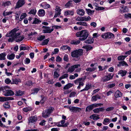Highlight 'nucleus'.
Masks as SVG:
<instances>
[{"label":"nucleus","mask_w":131,"mask_h":131,"mask_svg":"<svg viewBox=\"0 0 131 131\" xmlns=\"http://www.w3.org/2000/svg\"><path fill=\"white\" fill-rule=\"evenodd\" d=\"M16 29L15 28L12 30L9 34H7L6 36L10 37L8 39V41L9 42H12L14 41L16 39L15 41L17 42L21 41L24 38L23 36H20V33L17 32L16 33L17 31Z\"/></svg>","instance_id":"obj_1"},{"label":"nucleus","mask_w":131,"mask_h":131,"mask_svg":"<svg viewBox=\"0 0 131 131\" xmlns=\"http://www.w3.org/2000/svg\"><path fill=\"white\" fill-rule=\"evenodd\" d=\"M76 36L78 37L81 38L79 39L82 41H83L88 37L89 36V33L86 30H82L77 32L76 34Z\"/></svg>","instance_id":"obj_2"},{"label":"nucleus","mask_w":131,"mask_h":131,"mask_svg":"<svg viewBox=\"0 0 131 131\" xmlns=\"http://www.w3.org/2000/svg\"><path fill=\"white\" fill-rule=\"evenodd\" d=\"M83 50L82 49H79L74 51L71 53V56L73 57H77L79 56H81L82 54Z\"/></svg>","instance_id":"obj_3"},{"label":"nucleus","mask_w":131,"mask_h":131,"mask_svg":"<svg viewBox=\"0 0 131 131\" xmlns=\"http://www.w3.org/2000/svg\"><path fill=\"white\" fill-rule=\"evenodd\" d=\"M52 108H51L43 111L42 114V116L44 118L48 117L49 115L52 112Z\"/></svg>","instance_id":"obj_4"},{"label":"nucleus","mask_w":131,"mask_h":131,"mask_svg":"<svg viewBox=\"0 0 131 131\" xmlns=\"http://www.w3.org/2000/svg\"><path fill=\"white\" fill-rule=\"evenodd\" d=\"M80 65L79 64H76L69 67L67 70L68 72L72 73L73 72L75 69L80 68Z\"/></svg>","instance_id":"obj_5"},{"label":"nucleus","mask_w":131,"mask_h":131,"mask_svg":"<svg viewBox=\"0 0 131 131\" xmlns=\"http://www.w3.org/2000/svg\"><path fill=\"white\" fill-rule=\"evenodd\" d=\"M42 28L43 29V32L44 33H50L52 32L54 30L53 28H51L49 27L43 26L42 27Z\"/></svg>","instance_id":"obj_6"},{"label":"nucleus","mask_w":131,"mask_h":131,"mask_svg":"<svg viewBox=\"0 0 131 131\" xmlns=\"http://www.w3.org/2000/svg\"><path fill=\"white\" fill-rule=\"evenodd\" d=\"M24 0H18L17 2L15 8H18L22 6L25 4Z\"/></svg>","instance_id":"obj_7"},{"label":"nucleus","mask_w":131,"mask_h":131,"mask_svg":"<svg viewBox=\"0 0 131 131\" xmlns=\"http://www.w3.org/2000/svg\"><path fill=\"white\" fill-rule=\"evenodd\" d=\"M69 108L71 112H80L81 111V108L75 107L70 106L69 107Z\"/></svg>","instance_id":"obj_8"},{"label":"nucleus","mask_w":131,"mask_h":131,"mask_svg":"<svg viewBox=\"0 0 131 131\" xmlns=\"http://www.w3.org/2000/svg\"><path fill=\"white\" fill-rule=\"evenodd\" d=\"M14 100V98L10 97H2L0 96V101L4 102L9 100Z\"/></svg>","instance_id":"obj_9"},{"label":"nucleus","mask_w":131,"mask_h":131,"mask_svg":"<svg viewBox=\"0 0 131 131\" xmlns=\"http://www.w3.org/2000/svg\"><path fill=\"white\" fill-rule=\"evenodd\" d=\"M76 12L77 14L80 16H83L85 13L84 10L82 9H77Z\"/></svg>","instance_id":"obj_10"},{"label":"nucleus","mask_w":131,"mask_h":131,"mask_svg":"<svg viewBox=\"0 0 131 131\" xmlns=\"http://www.w3.org/2000/svg\"><path fill=\"white\" fill-rule=\"evenodd\" d=\"M14 94V92L12 90H7L5 92L4 95L5 96H11Z\"/></svg>","instance_id":"obj_11"},{"label":"nucleus","mask_w":131,"mask_h":131,"mask_svg":"<svg viewBox=\"0 0 131 131\" xmlns=\"http://www.w3.org/2000/svg\"><path fill=\"white\" fill-rule=\"evenodd\" d=\"M104 110V107H101L95 109L93 111L94 113H97L103 111Z\"/></svg>","instance_id":"obj_12"},{"label":"nucleus","mask_w":131,"mask_h":131,"mask_svg":"<svg viewBox=\"0 0 131 131\" xmlns=\"http://www.w3.org/2000/svg\"><path fill=\"white\" fill-rule=\"evenodd\" d=\"M37 120V118L34 116H32L30 117L28 121L29 123H32L35 122Z\"/></svg>","instance_id":"obj_13"},{"label":"nucleus","mask_w":131,"mask_h":131,"mask_svg":"<svg viewBox=\"0 0 131 131\" xmlns=\"http://www.w3.org/2000/svg\"><path fill=\"white\" fill-rule=\"evenodd\" d=\"M122 93L119 91L117 90L115 93L114 96L116 98L120 97L122 96Z\"/></svg>","instance_id":"obj_14"},{"label":"nucleus","mask_w":131,"mask_h":131,"mask_svg":"<svg viewBox=\"0 0 131 131\" xmlns=\"http://www.w3.org/2000/svg\"><path fill=\"white\" fill-rule=\"evenodd\" d=\"M74 12L72 10H68L65 11L64 13L65 16L68 15H73L74 14Z\"/></svg>","instance_id":"obj_15"},{"label":"nucleus","mask_w":131,"mask_h":131,"mask_svg":"<svg viewBox=\"0 0 131 131\" xmlns=\"http://www.w3.org/2000/svg\"><path fill=\"white\" fill-rule=\"evenodd\" d=\"M113 76H111V74H109L107 76H105L103 79V81H106L110 80L113 78Z\"/></svg>","instance_id":"obj_16"},{"label":"nucleus","mask_w":131,"mask_h":131,"mask_svg":"<svg viewBox=\"0 0 131 131\" xmlns=\"http://www.w3.org/2000/svg\"><path fill=\"white\" fill-rule=\"evenodd\" d=\"M15 57V55L13 53L8 54L7 56V58L9 60H12L14 59Z\"/></svg>","instance_id":"obj_17"},{"label":"nucleus","mask_w":131,"mask_h":131,"mask_svg":"<svg viewBox=\"0 0 131 131\" xmlns=\"http://www.w3.org/2000/svg\"><path fill=\"white\" fill-rule=\"evenodd\" d=\"M43 8L45 9L49 8L50 7V5L47 4L46 3H43L40 5Z\"/></svg>","instance_id":"obj_18"},{"label":"nucleus","mask_w":131,"mask_h":131,"mask_svg":"<svg viewBox=\"0 0 131 131\" xmlns=\"http://www.w3.org/2000/svg\"><path fill=\"white\" fill-rule=\"evenodd\" d=\"M127 72V71H126L121 70L119 71L118 74H120L121 76L123 77L126 75Z\"/></svg>","instance_id":"obj_19"},{"label":"nucleus","mask_w":131,"mask_h":131,"mask_svg":"<svg viewBox=\"0 0 131 131\" xmlns=\"http://www.w3.org/2000/svg\"><path fill=\"white\" fill-rule=\"evenodd\" d=\"M45 12L44 10L40 9L38 11V15L40 16H43L45 14Z\"/></svg>","instance_id":"obj_20"},{"label":"nucleus","mask_w":131,"mask_h":131,"mask_svg":"<svg viewBox=\"0 0 131 131\" xmlns=\"http://www.w3.org/2000/svg\"><path fill=\"white\" fill-rule=\"evenodd\" d=\"M76 24L77 25H79L85 27H87L88 26L87 23L84 21L78 22Z\"/></svg>","instance_id":"obj_21"},{"label":"nucleus","mask_w":131,"mask_h":131,"mask_svg":"<svg viewBox=\"0 0 131 131\" xmlns=\"http://www.w3.org/2000/svg\"><path fill=\"white\" fill-rule=\"evenodd\" d=\"M99 115H97V116H96V114H94L90 116V118L91 119H93L94 120H97L99 119L100 118L99 117Z\"/></svg>","instance_id":"obj_22"},{"label":"nucleus","mask_w":131,"mask_h":131,"mask_svg":"<svg viewBox=\"0 0 131 131\" xmlns=\"http://www.w3.org/2000/svg\"><path fill=\"white\" fill-rule=\"evenodd\" d=\"M91 18L89 16H85L83 17V21H90L91 20Z\"/></svg>","instance_id":"obj_23"},{"label":"nucleus","mask_w":131,"mask_h":131,"mask_svg":"<svg viewBox=\"0 0 131 131\" xmlns=\"http://www.w3.org/2000/svg\"><path fill=\"white\" fill-rule=\"evenodd\" d=\"M73 84L71 83H69L65 85L63 88V89L67 90L70 88L73 85Z\"/></svg>","instance_id":"obj_24"},{"label":"nucleus","mask_w":131,"mask_h":131,"mask_svg":"<svg viewBox=\"0 0 131 131\" xmlns=\"http://www.w3.org/2000/svg\"><path fill=\"white\" fill-rule=\"evenodd\" d=\"M12 82L11 83L12 84H18V82H20L21 80L20 79H13L12 80Z\"/></svg>","instance_id":"obj_25"},{"label":"nucleus","mask_w":131,"mask_h":131,"mask_svg":"<svg viewBox=\"0 0 131 131\" xmlns=\"http://www.w3.org/2000/svg\"><path fill=\"white\" fill-rule=\"evenodd\" d=\"M93 108L92 105L91 104L86 107L85 111L86 112H90L91 110H93Z\"/></svg>","instance_id":"obj_26"},{"label":"nucleus","mask_w":131,"mask_h":131,"mask_svg":"<svg viewBox=\"0 0 131 131\" xmlns=\"http://www.w3.org/2000/svg\"><path fill=\"white\" fill-rule=\"evenodd\" d=\"M6 54L5 53H2L0 54V60H4L5 59V57Z\"/></svg>","instance_id":"obj_27"},{"label":"nucleus","mask_w":131,"mask_h":131,"mask_svg":"<svg viewBox=\"0 0 131 131\" xmlns=\"http://www.w3.org/2000/svg\"><path fill=\"white\" fill-rule=\"evenodd\" d=\"M94 39L93 38H89L85 41V43L89 44H91L93 42Z\"/></svg>","instance_id":"obj_28"},{"label":"nucleus","mask_w":131,"mask_h":131,"mask_svg":"<svg viewBox=\"0 0 131 131\" xmlns=\"http://www.w3.org/2000/svg\"><path fill=\"white\" fill-rule=\"evenodd\" d=\"M80 42L79 40H73L71 41L70 43L72 44L77 45L80 43Z\"/></svg>","instance_id":"obj_29"},{"label":"nucleus","mask_w":131,"mask_h":131,"mask_svg":"<svg viewBox=\"0 0 131 131\" xmlns=\"http://www.w3.org/2000/svg\"><path fill=\"white\" fill-rule=\"evenodd\" d=\"M83 80V79L82 78H79L74 81V83L78 85V83L79 84Z\"/></svg>","instance_id":"obj_30"},{"label":"nucleus","mask_w":131,"mask_h":131,"mask_svg":"<svg viewBox=\"0 0 131 131\" xmlns=\"http://www.w3.org/2000/svg\"><path fill=\"white\" fill-rule=\"evenodd\" d=\"M86 11L87 13L89 15H92L94 12V10H91L90 9H86Z\"/></svg>","instance_id":"obj_31"},{"label":"nucleus","mask_w":131,"mask_h":131,"mask_svg":"<svg viewBox=\"0 0 131 131\" xmlns=\"http://www.w3.org/2000/svg\"><path fill=\"white\" fill-rule=\"evenodd\" d=\"M83 48L85 49L88 51L92 49L93 47L90 45H88L83 46Z\"/></svg>","instance_id":"obj_32"},{"label":"nucleus","mask_w":131,"mask_h":131,"mask_svg":"<svg viewBox=\"0 0 131 131\" xmlns=\"http://www.w3.org/2000/svg\"><path fill=\"white\" fill-rule=\"evenodd\" d=\"M40 90L39 88H35L32 91V92L31 94H37L38 92Z\"/></svg>","instance_id":"obj_33"},{"label":"nucleus","mask_w":131,"mask_h":131,"mask_svg":"<svg viewBox=\"0 0 131 131\" xmlns=\"http://www.w3.org/2000/svg\"><path fill=\"white\" fill-rule=\"evenodd\" d=\"M41 21L38 19L35 18L34 20L32 23L33 24H39L41 22Z\"/></svg>","instance_id":"obj_34"},{"label":"nucleus","mask_w":131,"mask_h":131,"mask_svg":"<svg viewBox=\"0 0 131 131\" xmlns=\"http://www.w3.org/2000/svg\"><path fill=\"white\" fill-rule=\"evenodd\" d=\"M23 94V93L19 90L16 91L15 95L16 96H21Z\"/></svg>","instance_id":"obj_35"},{"label":"nucleus","mask_w":131,"mask_h":131,"mask_svg":"<svg viewBox=\"0 0 131 131\" xmlns=\"http://www.w3.org/2000/svg\"><path fill=\"white\" fill-rule=\"evenodd\" d=\"M127 57L125 56H118L117 57V59L119 60H123Z\"/></svg>","instance_id":"obj_36"},{"label":"nucleus","mask_w":131,"mask_h":131,"mask_svg":"<svg viewBox=\"0 0 131 131\" xmlns=\"http://www.w3.org/2000/svg\"><path fill=\"white\" fill-rule=\"evenodd\" d=\"M45 36L44 35H40L37 37V39L38 40L41 41L45 39Z\"/></svg>","instance_id":"obj_37"},{"label":"nucleus","mask_w":131,"mask_h":131,"mask_svg":"<svg viewBox=\"0 0 131 131\" xmlns=\"http://www.w3.org/2000/svg\"><path fill=\"white\" fill-rule=\"evenodd\" d=\"M32 110V108L30 107H27L24 108L23 109V110L25 112H27L28 111H30L31 110Z\"/></svg>","instance_id":"obj_38"},{"label":"nucleus","mask_w":131,"mask_h":131,"mask_svg":"<svg viewBox=\"0 0 131 131\" xmlns=\"http://www.w3.org/2000/svg\"><path fill=\"white\" fill-rule=\"evenodd\" d=\"M49 39L48 38L44 40L43 42H42V45H47L48 42L49 41Z\"/></svg>","instance_id":"obj_39"},{"label":"nucleus","mask_w":131,"mask_h":131,"mask_svg":"<svg viewBox=\"0 0 131 131\" xmlns=\"http://www.w3.org/2000/svg\"><path fill=\"white\" fill-rule=\"evenodd\" d=\"M109 119L106 118L104 119L103 123L104 125H107L108 124V123L109 122Z\"/></svg>","instance_id":"obj_40"},{"label":"nucleus","mask_w":131,"mask_h":131,"mask_svg":"<svg viewBox=\"0 0 131 131\" xmlns=\"http://www.w3.org/2000/svg\"><path fill=\"white\" fill-rule=\"evenodd\" d=\"M36 9H33L30 10V11L28 13V14L35 15L36 14Z\"/></svg>","instance_id":"obj_41"},{"label":"nucleus","mask_w":131,"mask_h":131,"mask_svg":"<svg viewBox=\"0 0 131 131\" xmlns=\"http://www.w3.org/2000/svg\"><path fill=\"white\" fill-rule=\"evenodd\" d=\"M63 59L64 61L68 62L69 59L68 55L67 54H65L63 57Z\"/></svg>","instance_id":"obj_42"},{"label":"nucleus","mask_w":131,"mask_h":131,"mask_svg":"<svg viewBox=\"0 0 131 131\" xmlns=\"http://www.w3.org/2000/svg\"><path fill=\"white\" fill-rule=\"evenodd\" d=\"M26 14L25 13H23L21 15L19 19L20 21H21L26 16Z\"/></svg>","instance_id":"obj_43"},{"label":"nucleus","mask_w":131,"mask_h":131,"mask_svg":"<svg viewBox=\"0 0 131 131\" xmlns=\"http://www.w3.org/2000/svg\"><path fill=\"white\" fill-rule=\"evenodd\" d=\"M96 69V68H88L86 69V70L87 71H89L91 72H93Z\"/></svg>","instance_id":"obj_44"},{"label":"nucleus","mask_w":131,"mask_h":131,"mask_svg":"<svg viewBox=\"0 0 131 131\" xmlns=\"http://www.w3.org/2000/svg\"><path fill=\"white\" fill-rule=\"evenodd\" d=\"M119 64L122 66H128L127 64L125 61H121L119 62Z\"/></svg>","instance_id":"obj_45"},{"label":"nucleus","mask_w":131,"mask_h":131,"mask_svg":"<svg viewBox=\"0 0 131 131\" xmlns=\"http://www.w3.org/2000/svg\"><path fill=\"white\" fill-rule=\"evenodd\" d=\"M108 38H112L114 37V35L112 33H107Z\"/></svg>","instance_id":"obj_46"},{"label":"nucleus","mask_w":131,"mask_h":131,"mask_svg":"<svg viewBox=\"0 0 131 131\" xmlns=\"http://www.w3.org/2000/svg\"><path fill=\"white\" fill-rule=\"evenodd\" d=\"M11 4L10 2L8 1L6 2L5 3L3 4L2 5L4 7L9 6Z\"/></svg>","instance_id":"obj_47"},{"label":"nucleus","mask_w":131,"mask_h":131,"mask_svg":"<svg viewBox=\"0 0 131 131\" xmlns=\"http://www.w3.org/2000/svg\"><path fill=\"white\" fill-rule=\"evenodd\" d=\"M3 106L5 108H9L10 107V106L8 104V102H6L3 104Z\"/></svg>","instance_id":"obj_48"},{"label":"nucleus","mask_w":131,"mask_h":131,"mask_svg":"<svg viewBox=\"0 0 131 131\" xmlns=\"http://www.w3.org/2000/svg\"><path fill=\"white\" fill-rule=\"evenodd\" d=\"M83 80L79 84V86L77 87V88L78 89H79L80 88L81 86H83L84 85V83H83Z\"/></svg>","instance_id":"obj_49"},{"label":"nucleus","mask_w":131,"mask_h":131,"mask_svg":"<svg viewBox=\"0 0 131 131\" xmlns=\"http://www.w3.org/2000/svg\"><path fill=\"white\" fill-rule=\"evenodd\" d=\"M92 87V85L91 84H86L84 88L85 90H88L89 89Z\"/></svg>","instance_id":"obj_50"},{"label":"nucleus","mask_w":131,"mask_h":131,"mask_svg":"<svg viewBox=\"0 0 131 131\" xmlns=\"http://www.w3.org/2000/svg\"><path fill=\"white\" fill-rule=\"evenodd\" d=\"M20 48V51L21 50H28L27 48L25 46H19Z\"/></svg>","instance_id":"obj_51"},{"label":"nucleus","mask_w":131,"mask_h":131,"mask_svg":"<svg viewBox=\"0 0 131 131\" xmlns=\"http://www.w3.org/2000/svg\"><path fill=\"white\" fill-rule=\"evenodd\" d=\"M97 100V98L96 95L93 96L91 98V101H96Z\"/></svg>","instance_id":"obj_52"},{"label":"nucleus","mask_w":131,"mask_h":131,"mask_svg":"<svg viewBox=\"0 0 131 131\" xmlns=\"http://www.w3.org/2000/svg\"><path fill=\"white\" fill-rule=\"evenodd\" d=\"M77 21H83V17L78 16L75 19Z\"/></svg>","instance_id":"obj_53"},{"label":"nucleus","mask_w":131,"mask_h":131,"mask_svg":"<svg viewBox=\"0 0 131 131\" xmlns=\"http://www.w3.org/2000/svg\"><path fill=\"white\" fill-rule=\"evenodd\" d=\"M59 51V50L58 48H56L54 49V51L52 52V54H56L58 53Z\"/></svg>","instance_id":"obj_54"},{"label":"nucleus","mask_w":131,"mask_h":131,"mask_svg":"<svg viewBox=\"0 0 131 131\" xmlns=\"http://www.w3.org/2000/svg\"><path fill=\"white\" fill-rule=\"evenodd\" d=\"M59 76V74L56 71L54 72V78H57Z\"/></svg>","instance_id":"obj_55"},{"label":"nucleus","mask_w":131,"mask_h":131,"mask_svg":"<svg viewBox=\"0 0 131 131\" xmlns=\"http://www.w3.org/2000/svg\"><path fill=\"white\" fill-rule=\"evenodd\" d=\"M95 9L96 10H103L104 9V8L103 7H97L96 8H95Z\"/></svg>","instance_id":"obj_56"},{"label":"nucleus","mask_w":131,"mask_h":131,"mask_svg":"<svg viewBox=\"0 0 131 131\" xmlns=\"http://www.w3.org/2000/svg\"><path fill=\"white\" fill-rule=\"evenodd\" d=\"M61 14V12H56V13L55 14L54 17H57L59 16Z\"/></svg>","instance_id":"obj_57"},{"label":"nucleus","mask_w":131,"mask_h":131,"mask_svg":"<svg viewBox=\"0 0 131 131\" xmlns=\"http://www.w3.org/2000/svg\"><path fill=\"white\" fill-rule=\"evenodd\" d=\"M62 59L59 56H58L56 58V61L57 62H61V61Z\"/></svg>","instance_id":"obj_58"},{"label":"nucleus","mask_w":131,"mask_h":131,"mask_svg":"<svg viewBox=\"0 0 131 131\" xmlns=\"http://www.w3.org/2000/svg\"><path fill=\"white\" fill-rule=\"evenodd\" d=\"M90 25L91 26H93V27H95L97 25L96 23L95 22H92L90 24Z\"/></svg>","instance_id":"obj_59"},{"label":"nucleus","mask_w":131,"mask_h":131,"mask_svg":"<svg viewBox=\"0 0 131 131\" xmlns=\"http://www.w3.org/2000/svg\"><path fill=\"white\" fill-rule=\"evenodd\" d=\"M102 37L103 38H104V39H106V38H108V37L107 33L105 34H103L102 35Z\"/></svg>","instance_id":"obj_60"},{"label":"nucleus","mask_w":131,"mask_h":131,"mask_svg":"<svg viewBox=\"0 0 131 131\" xmlns=\"http://www.w3.org/2000/svg\"><path fill=\"white\" fill-rule=\"evenodd\" d=\"M114 108V107H111L107 108H106V111H111L113 110Z\"/></svg>","instance_id":"obj_61"},{"label":"nucleus","mask_w":131,"mask_h":131,"mask_svg":"<svg viewBox=\"0 0 131 131\" xmlns=\"http://www.w3.org/2000/svg\"><path fill=\"white\" fill-rule=\"evenodd\" d=\"M34 83L32 82L31 81H28L27 83V85L28 86H32L34 84Z\"/></svg>","instance_id":"obj_62"},{"label":"nucleus","mask_w":131,"mask_h":131,"mask_svg":"<svg viewBox=\"0 0 131 131\" xmlns=\"http://www.w3.org/2000/svg\"><path fill=\"white\" fill-rule=\"evenodd\" d=\"M24 61L25 62V63L27 64H29L30 62V59L28 58H26Z\"/></svg>","instance_id":"obj_63"},{"label":"nucleus","mask_w":131,"mask_h":131,"mask_svg":"<svg viewBox=\"0 0 131 131\" xmlns=\"http://www.w3.org/2000/svg\"><path fill=\"white\" fill-rule=\"evenodd\" d=\"M11 82V80L9 78H7L5 80V83L7 84H9Z\"/></svg>","instance_id":"obj_64"}]
</instances>
